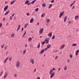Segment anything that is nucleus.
<instances>
[{
	"instance_id": "nucleus-1",
	"label": "nucleus",
	"mask_w": 79,
	"mask_h": 79,
	"mask_svg": "<svg viewBox=\"0 0 79 79\" xmlns=\"http://www.w3.org/2000/svg\"><path fill=\"white\" fill-rule=\"evenodd\" d=\"M54 70H55V69L53 68L52 69H51L49 72V75H51L50 76V78H51V79H52V78L55 76V73L54 72H53V71H54Z\"/></svg>"
},
{
	"instance_id": "nucleus-28",
	"label": "nucleus",
	"mask_w": 79,
	"mask_h": 79,
	"mask_svg": "<svg viewBox=\"0 0 79 79\" xmlns=\"http://www.w3.org/2000/svg\"><path fill=\"white\" fill-rule=\"evenodd\" d=\"M38 10H39V8H37L35 10V11H36V12H37V11H38Z\"/></svg>"
},
{
	"instance_id": "nucleus-62",
	"label": "nucleus",
	"mask_w": 79,
	"mask_h": 79,
	"mask_svg": "<svg viewBox=\"0 0 79 79\" xmlns=\"http://www.w3.org/2000/svg\"><path fill=\"white\" fill-rule=\"evenodd\" d=\"M47 49H48V48H45L44 50H47Z\"/></svg>"
},
{
	"instance_id": "nucleus-10",
	"label": "nucleus",
	"mask_w": 79,
	"mask_h": 79,
	"mask_svg": "<svg viewBox=\"0 0 79 79\" xmlns=\"http://www.w3.org/2000/svg\"><path fill=\"white\" fill-rule=\"evenodd\" d=\"M10 13V10H9L8 11H7L6 12V13L4 14L5 16H6V15H7L8 13Z\"/></svg>"
},
{
	"instance_id": "nucleus-17",
	"label": "nucleus",
	"mask_w": 79,
	"mask_h": 79,
	"mask_svg": "<svg viewBox=\"0 0 79 79\" xmlns=\"http://www.w3.org/2000/svg\"><path fill=\"white\" fill-rule=\"evenodd\" d=\"M44 41H45V44H48V40H47L46 39L44 40Z\"/></svg>"
},
{
	"instance_id": "nucleus-43",
	"label": "nucleus",
	"mask_w": 79,
	"mask_h": 79,
	"mask_svg": "<svg viewBox=\"0 0 79 79\" xmlns=\"http://www.w3.org/2000/svg\"><path fill=\"white\" fill-rule=\"evenodd\" d=\"M15 15V14L14 13L12 15V17H13L14 16V15Z\"/></svg>"
},
{
	"instance_id": "nucleus-49",
	"label": "nucleus",
	"mask_w": 79,
	"mask_h": 79,
	"mask_svg": "<svg viewBox=\"0 0 79 79\" xmlns=\"http://www.w3.org/2000/svg\"><path fill=\"white\" fill-rule=\"evenodd\" d=\"M36 79H40V77H38Z\"/></svg>"
},
{
	"instance_id": "nucleus-15",
	"label": "nucleus",
	"mask_w": 79,
	"mask_h": 79,
	"mask_svg": "<svg viewBox=\"0 0 79 79\" xmlns=\"http://www.w3.org/2000/svg\"><path fill=\"white\" fill-rule=\"evenodd\" d=\"M79 51L78 50L75 53L76 56H77V55H78V53H79Z\"/></svg>"
},
{
	"instance_id": "nucleus-42",
	"label": "nucleus",
	"mask_w": 79,
	"mask_h": 79,
	"mask_svg": "<svg viewBox=\"0 0 79 79\" xmlns=\"http://www.w3.org/2000/svg\"><path fill=\"white\" fill-rule=\"evenodd\" d=\"M28 25H29V24L27 23L26 24L25 26L27 27V26H28Z\"/></svg>"
},
{
	"instance_id": "nucleus-52",
	"label": "nucleus",
	"mask_w": 79,
	"mask_h": 79,
	"mask_svg": "<svg viewBox=\"0 0 79 79\" xmlns=\"http://www.w3.org/2000/svg\"><path fill=\"white\" fill-rule=\"evenodd\" d=\"M31 3L29 2V3H28V5H31Z\"/></svg>"
},
{
	"instance_id": "nucleus-18",
	"label": "nucleus",
	"mask_w": 79,
	"mask_h": 79,
	"mask_svg": "<svg viewBox=\"0 0 79 79\" xmlns=\"http://www.w3.org/2000/svg\"><path fill=\"white\" fill-rule=\"evenodd\" d=\"M8 57H7L4 61L3 63H5L6 62V60H8Z\"/></svg>"
},
{
	"instance_id": "nucleus-24",
	"label": "nucleus",
	"mask_w": 79,
	"mask_h": 79,
	"mask_svg": "<svg viewBox=\"0 0 79 79\" xmlns=\"http://www.w3.org/2000/svg\"><path fill=\"white\" fill-rule=\"evenodd\" d=\"M26 50H25L23 52V54L24 55L26 53Z\"/></svg>"
},
{
	"instance_id": "nucleus-32",
	"label": "nucleus",
	"mask_w": 79,
	"mask_h": 79,
	"mask_svg": "<svg viewBox=\"0 0 79 79\" xmlns=\"http://www.w3.org/2000/svg\"><path fill=\"white\" fill-rule=\"evenodd\" d=\"M55 35H53L52 38V39H55Z\"/></svg>"
},
{
	"instance_id": "nucleus-54",
	"label": "nucleus",
	"mask_w": 79,
	"mask_h": 79,
	"mask_svg": "<svg viewBox=\"0 0 79 79\" xmlns=\"http://www.w3.org/2000/svg\"><path fill=\"white\" fill-rule=\"evenodd\" d=\"M7 46H6L4 48L5 50H6V49H7Z\"/></svg>"
},
{
	"instance_id": "nucleus-58",
	"label": "nucleus",
	"mask_w": 79,
	"mask_h": 79,
	"mask_svg": "<svg viewBox=\"0 0 79 79\" xmlns=\"http://www.w3.org/2000/svg\"><path fill=\"white\" fill-rule=\"evenodd\" d=\"M58 58V56H56L55 57V59H57Z\"/></svg>"
},
{
	"instance_id": "nucleus-50",
	"label": "nucleus",
	"mask_w": 79,
	"mask_h": 79,
	"mask_svg": "<svg viewBox=\"0 0 79 79\" xmlns=\"http://www.w3.org/2000/svg\"><path fill=\"white\" fill-rule=\"evenodd\" d=\"M54 2V0H52L51 1V3H53Z\"/></svg>"
},
{
	"instance_id": "nucleus-56",
	"label": "nucleus",
	"mask_w": 79,
	"mask_h": 79,
	"mask_svg": "<svg viewBox=\"0 0 79 79\" xmlns=\"http://www.w3.org/2000/svg\"><path fill=\"white\" fill-rule=\"evenodd\" d=\"M5 18H4L3 19V21H5Z\"/></svg>"
},
{
	"instance_id": "nucleus-4",
	"label": "nucleus",
	"mask_w": 79,
	"mask_h": 79,
	"mask_svg": "<svg viewBox=\"0 0 79 79\" xmlns=\"http://www.w3.org/2000/svg\"><path fill=\"white\" fill-rule=\"evenodd\" d=\"M8 72H6V73H5L4 75V79H5V78L7 76H8Z\"/></svg>"
},
{
	"instance_id": "nucleus-7",
	"label": "nucleus",
	"mask_w": 79,
	"mask_h": 79,
	"mask_svg": "<svg viewBox=\"0 0 79 79\" xmlns=\"http://www.w3.org/2000/svg\"><path fill=\"white\" fill-rule=\"evenodd\" d=\"M8 6H5L4 8V11H5L7 9H8Z\"/></svg>"
},
{
	"instance_id": "nucleus-5",
	"label": "nucleus",
	"mask_w": 79,
	"mask_h": 79,
	"mask_svg": "<svg viewBox=\"0 0 79 79\" xmlns=\"http://www.w3.org/2000/svg\"><path fill=\"white\" fill-rule=\"evenodd\" d=\"M30 63H32V64H33L34 63V59H31L30 60Z\"/></svg>"
},
{
	"instance_id": "nucleus-51",
	"label": "nucleus",
	"mask_w": 79,
	"mask_h": 79,
	"mask_svg": "<svg viewBox=\"0 0 79 79\" xmlns=\"http://www.w3.org/2000/svg\"><path fill=\"white\" fill-rule=\"evenodd\" d=\"M39 24H40L39 23H37V24H36V25H37V26H38V25H39Z\"/></svg>"
},
{
	"instance_id": "nucleus-31",
	"label": "nucleus",
	"mask_w": 79,
	"mask_h": 79,
	"mask_svg": "<svg viewBox=\"0 0 79 79\" xmlns=\"http://www.w3.org/2000/svg\"><path fill=\"white\" fill-rule=\"evenodd\" d=\"M42 5L43 6H46V4H45L44 3H43L42 4Z\"/></svg>"
},
{
	"instance_id": "nucleus-47",
	"label": "nucleus",
	"mask_w": 79,
	"mask_h": 79,
	"mask_svg": "<svg viewBox=\"0 0 79 79\" xmlns=\"http://www.w3.org/2000/svg\"><path fill=\"white\" fill-rule=\"evenodd\" d=\"M23 29H24V28H23V27L22 28V30H21L22 32H23Z\"/></svg>"
},
{
	"instance_id": "nucleus-2",
	"label": "nucleus",
	"mask_w": 79,
	"mask_h": 79,
	"mask_svg": "<svg viewBox=\"0 0 79 79\" xmlns=\"http://www.w3.org/2000/svg\"><path fill=\"white\" fill-rule=\"evenodd\" d=\"M16 66L17 68H18V67H19V66H20V62H19V61L17 60L16 62Z\"/></svg>"
},
{
	"instance_id": "nucleus-8",
	"label": "nucleus",
	"mask_w": 79,
	"mask_h": 79,
	"mask_svg": "<svg viewBox=\"0 0 79 79\" xmlns=\"http://www.w3.org/2000/svg\"><path fill=\"white\" fill-rule=\"evenodd\" d=\"M48 36H49V37H51L52 36V32H51V33H49L48 35Z\"/></svg>"
},
{
	"instance_id": "nucleus-23",
	"label": "nucleus",
	"mask_w": 79,
	"mask_h": 79,
	"mask_svg": "<svg viewBox=\"0 0 79 79\" xmlns=\"http://www.w3.org/2000/svg\"><path fill=\"white\" fill-rule=\"evenodd\" d=\"M32 40V38L31 37H30L28 40L29 42H30V41H31Z\"/></svg>"
},
{
	"instance_id": "nucleus-21",
	"label": "nucleus",
	"mask_w": 79,
	"mask_h": 79,
	"mask_svg": "<svg viewBox=\"0 0 79 79\" xmlns=\"http://www.w3.org/2000/svg\"><path fill=\"white\" fill-rule=\"evenodd\" d=\"M79 18V16L77 15L75 17V19H78Z\"/></svg>"
},
{
	"instance_id": "nucleus-57",
	"label": "nucleus",
	"mask_w": 79,
	"mask_h": 79,
	"mask_svg": "<svg viewBox=\"0 0 79 79\" xmlns=\"http://www.w3.org/2000/svg\"><path fill=\"white\" fill-rule=\"evenodd\" d=\"M41 18H43V17H44V15H41Z\"/></svg>"
},
{
	"instance_id": "nucleus-61",
	"label": "nucleus",
	"mask_w": 79,
	"mask_h": 79,
	"mask_svg": "<svg viewBox=\"0 0 79 79\" xmlns=\"http://www.w3.org/2000/svg\"><path fill=\"white\" fill-rule=\"evenodd\" d=\"M27 16H29V13H27Z\"/></svg>"
},
{
	"instance_id": "nucleus-13",
	"label": "nucleus",
	"mask_w": 79,
	"mask_h": 79,
	"mask_svg": "<svg viewBox=\"0 0 79 79\" xmlns=\"http://www.w3.org/2000/svg\"><path fill=\"white\" fill-rule=\"evenodd\" d=\"M51 47V45L49 44H48L47 46V48H48V49H49L50 48V47Z\"/></svg>"
},
{
	"instance_id": "nucleus-6",
	"label": "nucleus",
	"mask_w": 79,
	"mask_h": 79,
	"mask_svg": "<svg viewBox=\"0 0 79 79\" xmlns=\"http://www.w3.org/2000/svg\"><path fill=\"white\" fill-rule=\"evenodd\" d=\"M44 31V29L42 28L41 29H40V34H42L43 33V31Z\"/></svg>"
},
{
	"instance_id": "nucleus-9",
	"label": "nucleus",
	"mask_w": 79,
	"mask_h": 79,
	"mask_svg": "<svg viewBox=\"0 0 79 79\" xmlns=\"http://www.w3.org/2000/svg\"><path fill=\"white\" fill-rule=\"evenodd\" d=\"M33 21H34V18L32 17V18L31 19L30 21V23H32V22H33Z\"/></svg>"
},
{
	"instance_id": "nucleus-48",
	"label": "nucleus",
	"mask_w": 79,
	"mask_h": 79,
	"mask_svg": "<svg viewBox=\"0 0 79 79\" xmlns=\"http://www.w3.org/2000/svg\"><path fill=\"white\" fill-rule=\"evenodd\" d=\"M64 19H67V17H65L64 18Z\"/></svg>"
},
{
	"instance_id": "nucleus-34",
	"label": "nucleus",
	"mask_w": 79,
	"mask_h": 79,
	"mask_svg": "<svg viewBox=\"0 0 79 79\" xmlns=\"http://www.w3.org/2000/svg\"><path fill=\"white\" fill-rule=\"evenodd\" d=\"M69 56L70 58H73V55L71 54Z\"/></svg>"
},
{
	"instance_id": "nucleus-46",
	"label": "nucleus",
	"mask_w": 79,
	"mask_h": 79,
	"mask_svg": "<svg viewBox=\"0 0 79 79\" xmlns=\"http://www.w3.org/2000/svg\"><path fill=\"white\" fill-rule=\"evenodd\" d=\"M2 26V23H0V27Z\"/></svg>"
},
{
	"instance_id": "nucleus-26",
	"label": "nucleus",
	"mask_w": 79,
	"mask_h": 79,
	"mask_svg": "<svg viewBox=\"0 0 79 79\" xmlns=\"http://www.w3.org/2000/svg\"><path fill=\"white\" fill-rule=\"evenodd\" d=\"M67 69V66H65L64 67V70L66 71Z\"/></svg>"
},
{
	"instance_id": "nucleus-12",
	"label": "nucleus",
	"mask_w": 79,
	"mask_h": 79,
	"mask_svg": "<svg viewBox=\"0 0 79 79\" xmlns=\"http://www.w3.org/2000/svg\"><path fill=\"white\" fill-rule=\"evenodd\" d=\"M65 47V45H61V47H60V49H62V48H63L64 47Z\"/></svg>"
},
{
	"instance_id": "nucleus-55",
	"label": "nucleus",
	"mask_w": 79,
	"mask_h": 79,
	"mask_svg": "<svg viewBox=\"0 0 79 79\" xmlns=\"http://www.w3.org/2000/svg\"><path fill=\"white\" fill-rule=\"evenodd\" d=\"M73 4L72 3V4H71V5H70V7H71V6H73Z\"/></svg>"
},
{
	"instance_id": "nucleus-19",
	"label": "nucleus",
	"mask_w": 79,
	"mask_h": 79,
	"mask_svg": "<svg viewBox=\"0 0 79 79\" xmlns=\"http://www.w3.org/2000/svg\"><path fill=\"white\" fill-rule=\"evenodd\" d=\"M40 46V43H39L37 46V48H39Z\"/></svg>"
},
{
	"instance_id": "nucleus-40",
	"label": "nucleus",
	"mask_w": 79,
	"mask_h": 79,
	"mask_svg": "<svg viewBox=\"0 0 79 79\" xmlns=\"http://www.w3.org/2000/svg\"><path fill=\"white\" fill-rule=\"evenodd\" d=\"M26 31H25L24 32V33L23 34V35H26Z\"/></svg>"
},
{
	"instance_id": "nucleus-41",
	"label": "nucleus",
	"mask_w": 79,
	"mask_h": 79,
	"mask_svg": "<svg viewBox=\"0 0 79 79\" xmlns=\"http://www.w3.org/2000/svg\"><path fill=\"white\" fill-rule=\"evenodd\" d=\"M71 21H69V22H68V23L69 24H71Z\"/></svg>"
},
{
	"instance_id": "nucleus-11",
	"label": "nucleus",
	"mask_w": 79,
	"mask_h": 79,
	"mask_svg": "<svg viewBox=\"0 0 79 79\" xmlns=\"http://www.w3.org/2000/svg\"><path fill=\"white\" fill-rule=\"evenodd\" d=\"M29 1L27 0L25 2V5H27V4H28V3H29Z\"/></svg>"
},
{
	"instance_id": "nucleus-36",
	"label": "nucleus",
	"mask_w": 79,
	"mask_h": 79,
	"mask_svg": "<svg viewBox=\"0 0 79 79\" xmlns=\"http://www.w3.org/2000/svg\"><path fill=\"white\" fill-rule=\"evenodd\" d=\"M2 73H3V71H2L1 72V74H0V76H2Z\"/></svg>"
},
{
	"instance_id": "nucleus-64",
	"label": "nucleus",
	"mask_w": 79,
	"mask_h": 79,
	"mask_svg": "<svg viewBox=\"0 0 79 79\" xmlns=\"http://www.w3.org/2000/svg\"><path fill=\"white\" fill-rule=\"evenodd\" d=\"M64 19V22H66V19Z\"/></svg>"
},
{
	"instance_id": "nucleus-59",
	"label": "nucleus",
	"mask_w": 79,
	"mask_h": 79,
	"mask_svg": "<svg viewBox=\"0 0 79 79\" xmlns=\"http://www.w3.org/2000/svg\"><path fill=\"white\" fill-rule=\"evenodd\" d=\"M75 8V6H73V8H72V9L73 10V9H74Z\"/></svg>"
},
{
	"instance_id": "nucleus-25",
	"label": "nucleus",
	"mask_w": 79,
	"mask_h": 79,
	"mask_svg": "<svg viewBox=\"0 0 79 79\" xmlns=\"http://www.w3.org/2000/svg\"><path fill=\"white\" fill-rule=\"evenodd\" d=\"M77 46V44H72V46Z\"/></svg>"
},
{
	"instance_id": "nucleus-22",
	"label": "nucleus",
	"mask_w": 79,
	"mask_h": 79,
	"mask_svg": "<svg viewBox=\"0 0 79 79\" xmlns=\"http://www.w3.org/2000/svg\"><path fill=\"white\" fill-rule=\"evenodd\" d=\"M35 1H36V0H34L31 2V4H34V2H35Z\"/></svg>"
},
{
	"instance_id": "nucleus-39",
	"label": "nucleus",
	"mask_w": 79,
	"mask_h": 79,
	"mask_svg": "<svg viewBox=\"0 0 79 79\" xmlns=\"http://www.w3.org/2000/svg\"><path fill=\"white\" fill-rule=\"evenodd\" d=\"M54 52L55 53H56V52H58V50H55Z\"/></svg>"
},
{
	"instance_id": "nucleus-63",
	"label": "nucleus",
	"mask_w": 79,
	"mask_h": 79,
	"mask_svg": "<svg viewBox=\"0 0 79 79\" xmlns=\"http://www.w3.org/2000/svg\"><path fill=\"white\" fill-rule=\"evenodd\" d=\"M10 19H12V17H11V16L10 17Z\"/></svg>"
},
{
	"instance_id": "nucleus-44",
	"label": "nucleus",
	"mask_w": 79,
	"mask_h": 79,
	"mask_svg": "<svg viewBox=\"0 0 79 79\" xmlns=\"http://www.w3.org/2000/svg\"><path fill=\"white\" fill-rule=\"evenodd\" d=\"M8 53V51H7L6 52V55H7Z\"/></svg>"
},
{
	"instance_id": "nucleus-29",
	"label": "nucleus",
	"mask_w": 79,
	"mask_h": 79,
	"mask_svg": "<svg viewBox=\"0 0 79 79\" xmlns=\"http://www.w3.org/2000/svg\"><path fill=\"white\" fill-rule=\"evenodd\" d=\"M15 36V34H12L11 36V37H13Z\"/></svg>"
},
{
	"instance_id": "nucleus-14",
	"label": "nucleus",
	"mask_w": 79,
	"mask_h": 79,
	"mask_svg": "<svg viewBox=\"0 0 79 79\" xmlns=\"http://www.w3.org/2000/svg\"><path fill=\"white\" fill-rule=\"evenodd\" d=\"M44 52H45V49H43V50H42L40 52V53L42 54V53H44Z\"/></svg>"
},
{
	"instance_id": "nucleus-60",
	"label": "nucleus",
	"mask_w": 79,
	"mask_h": 79,
	"mask_svg": "<svg viewBox=\"0 0 79 79\" xmlns=\"http://www.w3.org/2000/svg\"><path fill=\"white\" fill-rule=\"evenodd\" d=\"M25 47L26 48L27 47V44L25 45Z\"/></svg>"
},
{
	"instance_id": "nucleus-45",
	"label": "nucleus",
	"mask_w": 79,
	"mask_h": 79,
	"mask_svg": "<svg viewBox=\"0 0 79 79\" xmlns=\"http://www.w3.org/2000/svg\"><path fill=\"white\" fill-rule=\"evenodd\" d=\"M76 2V1H74L72 3V4H73V5H74V3Z\"/></svg>"
},
{
	"instance_id": "nucleus-30",
	"label": "nucleus",
	"mask_w": 79,
	"mask_h": 79,
	"mask_svg": "<svg viewBox=\"0 0 79 79\" xmlns=\"http://www.w3.org/2000/svg\"><path fill=\"white\" fill-rule=\"evenodd\" d=\"M52 4H50L48 6L49 8H50L51 7H52Z\"/></svg>"
},
{
	"instance_id": "nucleus-16",
	"label": "nucleus",
	"mask_w": 79,
	"mask_h": 79,
	"mask_svg": "<svg viewBox=\"0 0 79 79\" xmlns=\"http://www.w3.org/2000/svg\"><path fill=\"white\" fill-rule=\"evenodd\" d=\"M20 27H21V25H19L18 27L17 30V31H19V30L20 29Z\"/></svg>"
},
{
	"instance_id": "nucleus-27",
	"label": "nucleus",
	"mask_w": 79,
	"mask_h": 79,
	"mask_svg": "<svg viewBox=\"0 0 79 79\" xmlns=\"http://www.w3.org/2000/svg\"><path fill=\"white\" fill-rule=\"evenodd\" d=\"M50 19H48L46 20V22L47 23H48V22H50Z\"/></svg>"
},
{
	"instance_id": "nucleus-35",
	"label": "nucleus",
	"mask_w": 79,
	"mask_h": 79,
	"mask_svg": "<svg viewBox=\"0 0 79 79\" xmlns=\"http://www.w3.org/2000/svg\"><path fill=\"white\" fill-rule=\"evenodd\" d=\"M45 41H44L43 42H42V45H44V44H45Z\"/></svg>"
},
{
	"instance_id": "nucleus-38",
	"label": "nucleus",
	"mask_w": 79,
	"mask_h": 79,
	"mask_svg": "<svg viewBox=\"0 0 79 79\" xmlns=\"http://www.w3.org/2000/svg\"><path fill=\"white\" fill-rule=\"evenodd\" d=\"M4 44H3L2 45H1V48H3V47H4Z\"/></svg>"
},
{
	"instance_id": "nucleus-37",
	"label": "nucleus",
	"mask_w": 79,
	"mask_h": 79,
	"mask_svg": "<svg viewBox=\"0 0 79 79\" xmlns=\"http://www.w3.org/2000/svg\"><path fill=\"white\" fill-rule=\"evenodd\" d=\"M14 77H17V74H15V75H14Z\"/></svg>"
},
{
	"instance_id": "nucleus-53",
	"label": "nucleus",
	"mask_w": 79,
	"mask_h": 79,
	"mask_svg": "<svg viewBox=\"0 0 79 79\" xmlns=\"http://www.w3.org/2000/svg\"><path fill=\"white\" fill-rule=\"evenodd\" d=\"M61 69V68H59L58 69V71H60Z\"/></svg>"
},
{
	"instance_id": "nucleus-3",
	"label": "nucleus",
	"mask_w": 79,
	"mask_h": 79,
	"mask_svg": "<svg viewBox=\"0 0 79 79\" xmlns=\"http://www.w3.org/2000/svg\"><path fill=\"white\" fill-rule=\"evenodd\" d=\"M64 11H62L61 12L59 15V18H61L62 16H63L64 15Z\"/></svg>"
},
{
	"instance_id": "nucleus-33",
	"label": "nucleus",
	"mask_w": 79,
	"mask_h": 79,
	"mask_svg": "<svg viewBox=\"0 0 79 79\" xmlns=\"http://www.w3.org/2000/svg\"><path fill=\"white\" fill-rule=\"evenodd\" d=\"M36 71H37V69H34L33 72H34V73H35V72H36Z\"/></svg>"
},
{
	"instance_id": "nucleus-20",
	"label": "nucleus",
	"mask_w": 79,
	"mask_h": 79,
	"mask_svg": "<svg viewBox=\"0 0 79 79\" xmlns=\"http://www.w3.org/2000/svg\"><path fill=\"white\" fill-rule=\"evenodd\" d=\"M15 2H16V0L13 1H12V2L10 3L11 5H13V3H15Z\"/></svg>"
}]
</instances>
